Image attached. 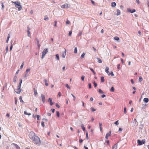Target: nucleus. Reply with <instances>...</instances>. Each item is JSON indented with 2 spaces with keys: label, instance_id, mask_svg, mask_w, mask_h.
I'll use <instances>...</instances> for the list:
<instances>
[{
  "label": "nucleus",
  "instance_id": "obj_56",
  "mask_svg": "<svg viewBox=\"0 0 149 149\" xmlns=\"http://www.w3.org/2000/svg\"><path fill=\"white\" fill-rule=\"evenodd\" d=\"M124 112L125 114H126V107H125L124 108Z\"/></svg>",
  "mask_w": 149,
  "mask_h": 149
},
{
  "label": "nucleus",
  "instance_id": "obj_48",
  "mask_svg": "<svg viewBox=\"0 0 149 149\" xmlns=\"http://www.w3.org/2000/svg\"><path fill=\"white\" fill-rule=\"evenodd\" d=\"M72 31H69V36H71L72 35Z\"/></svg>",
  "mask_w": 149,
  "mask_h": 149
},
{
  "label": "nucleus",
  "instance_id": "obj_44",
  "mask_svg": "<svg viewBox=\"0 0 149 149\" xmlns=\"http://www.w3.org/2000/svg\"><path fill=\"white\" fill-rule=\"evenodd\" d=\"M24 65V62H23L20 66V69H22V68H23Z\"/></svg>",
  "mask_w": 149,
  "mask_h": 149
},
{
  "label": "nucleus",
  "instance_id": "obj_18",
  "mask_svg": "<svg viewBox=\"0 0 149 149\" xmlns=\"http://www.w3.org/2000/svg\"><path fill=\"white\" fill-rule=\"evenodd\" d=\"M137 142L139 145H141L143 144L142 141L139 139L138 140Z\"/></svg>",
  "mask_w": 149,
  "mask_h": 149
},
{
  "label": "nucleus",
  "instance_id": "obj_20",
  "mask_svg": "<svg viewBox=\"0 0 149 149\" xmlns=\"http://www.w3.org/2000/svg\"><path fill=\"white\" fill-rule=\"evenodd\" d=\"M44 81L45 85L47 86H48V84L47 83V80L46 79H45L44 80Z\"/></svg>",
  "mask_w": 149,
  "mask_h": 149
},
{
  "label": "nucleus",
  "instance_id": "obj_31",
  "mask_svg": "<svg viewBox=\"0 0 149 149\" xmlns=\"http://www.w3.org/2000/svg\"><path fill=\"white\" fill-rule=\"evenodd\" d=\"M22 82V79H21L20 80V82H19V85L18 86H19V87H21V86Z\"/></svg>",
  "mask_w": 149,
  "mask_h": 149
},
{
  "label": "nucleus",
  "instance_id": "obj_9",
  "mask_svg": "<svg viewBox=\"0 0 149 149\" xmlns=\"http://www.w3.org/2000/svg\"><path fill=\"white\" fill-rule=\"evenodd\" d=\"M134 126H137L138 125V122H137L136 119L135 118L134 120Z\"/></svg>",
  "mask_w": 149,
  "mask_h": 149
},
{
  "label": "nucleus",
  "instance_id": "obj_8",
  "mask_svg": "<svg viewBox=\"0 0 149 149\" xmlns=\"http://www.w3.org/2000/svg\"><path fill=\"white\" fill-rule=\"evenodd\" d=\"M30 29L29 26L27 27V35L28 36H30Z\"/></svg>",
  "mask_w": 149,
  "mask_h": 149
},
{
  "label": "nucleus",
  "instance_id": "obj_57",
  "mask_svg": "<svg viewBox=\"0 0 149 149\" xmlns=\"http://www.w3.org/2000/svg\"><path fill=\"white\" fill-rule=\"evenodd\" d=\"M56 107L58 108H59L60 107V106L57 103L56 104Z\"/></svg>",
  "mask_w": 149,
  "mask_h": 149
},
{
  "label": "nucleus",
  "instance_id": "obj_37",
  "mask_svg": "<svg viewBox=\"0 0 149 149\" xmlns=\"http://www.w3.org/2000/svg\"><path fill=\"white\" fill-rule=\"evenodd\" d=\"M110 91L111 92H114V87H112L111 89L110 90Z\"/></svg>",
  "mask_w": 149,
  "mask_h": 149
},
{
  "label": "nucleus",
  "instance_id": "obj_40",
  "mask_svg": "<svg viewBox=\"0 0 149 149\" xmlns=\"http://www.w3.org/2000/svg\"><path fill=\"white\" fill-rule=\"evenodd\" d=\"M56 112V115H57V116L58 117H59V116H60V113H59V111H57Z\"/></svg>",
  "mask_w": 149,
  "mask_h": 149
},
{
  "label": "nucleus",
  "instance_id": "obj_17",
  "mask_svg": "<svg viewBox=\"0 0 149 149\" xmlns=\"http://www.w3.org/2000/svg\"><path fill=\"white\" fill-rule=\"evenodd\" d=\"M116 4L115 2H112L111 3V6L113 7H114L116 6Z\"/></svg>",
  "mask_w": 149,
  "mask_h": 149
},
{
  "label": "nucleus",
  "instance_id": "obj_47",
  "mask_svg": "<svg viewBox=\"0 0 149 149\" xmlns=\"http://www.w3.org/2000/svg\"><path fill=\"white\" fill-rule=\"evenodd\" d=\"M71 95L72 96V97H73L74 98V99H73L75 101L76 99L75 97L72 94H71Z\"/></svg>",
  "mask_w": 149,
  "mask_h": 149
},
{
  "label": "nucleus",
  "instance_id": "obj_51",
  "mask_svg": "<svg viewBox=\"0 0 149 149\" xmlns=\"http://www.w3.org/2000/svg\"><path fill=\"white\" fill-rule=\"evenodd\" d=\"M82 34V32L81 31H80L78 35V36H81Z\"/></svg>",
  "mask_w": 149,
  "mask_h": 149
},
{
  "label": "nucleus",
  "instance_id": "obj_13",
  "mask_svg": "<svg viewBox=\"0 0 149 149\" xmlns=\"http://www.w3.org/2000/svg\"><path fill=\"white\" fill-rule=\"evenodd\" d=\"M109 68L108 67H106L105 69V71L108 74H109Z\"/></svg>",
  "mask_w": 149,
  "mask_h": 149
},
{
  "label": "nucleus",
  "instance_id": "obj_50",
  "mask_svg": "<svg viewBox=\"0 0 149 149\" xmlns=\"http://www.w3.org/2000/svg\"><path fill=\"white\" fill-rule=\"evenodd\" d=\"M93 84H94L95 87H96L97 86V83H96L95 82H94L93 83Z\"/></svg>",
  "mask_w": 149,
  "mask_h": 149
},
{
  "label": "nucleus",
  "instance_id": "obj_46",
  "mask_svg": "<svg viewBox=\"0 0 149 149\" xmlns=\"http://www.w3.org/2000/svg\"><path fill=\"white\" fill-rule=\"evenodd\" d=\"M30 70V69H27L26 70V74H27L28 72H29Z\"/></svg>",
  "mask_w": 149,
  "mask_h": 149
},
{
  "label": "nucleus",
  "instance_id": "obj_26",
  "mask_svg": "<svg viewBox=\"0 0 149 149\" xmlns=\"http://www.w3.org/2000/svg\"><path fill=\"white\" fill-rule=\"evenodd\" d=\"M101 81L102 82H104V78L103 77H101Z\"/></svg>",
  "mask_w": 149,
  "mask_h": 149
},
{
  "label": "nucleus",
  "instance_id": "obj_42",
  "mask_svg": "<svg viewBox=\"0 0 149 149\" xmlns=\"http://www.w3.org/2000/svg\"><path fill=\"white\" fill-rule=\"evenodd\" d=\"M108 75H111L112 76H114V74L112 71H111L110 73L109 72V74H108Z\"/></svg>",
  "mask_w": 149,
  "mask_h": 149
},
{
  "label": "nucleus",
  "instance_id": "obj_2",
  "mask_svg": "<svg viewBox=\"0 0 149 149\" xmlns=\"http://www.w3.org/2000/svg\"><path fill=\"white\" fill-rule=\"evenodd\" d=\"M12 3H14L15 4V7L18 8L19 11H20L22 9V7L21 6L20 3L18 1H12Z\"/></svg>",
  "mask_w": 149,
  "mask_h": 149
},
{
  "label": "nucleus",
  "instance_id": "obj_54",
  "mask_svg": "<svg viewBox=\"0 0 149 149\" xmlns=\"http://www.w3.org/2000/svg\"><path fill=\"white\" fill-rule=\"evenodd\" d=\"M147 4L148 7L149 8V0H148L147 1Z\"/></svg>",
  "mask_w": 149,
  "mask_h": 149
},
{
  "label": "nucleus",
  "instance_id": "obj_3",
  "mask_svg": "<svg viewBox=\"0 0 149 149\" xmlns=\"http://www.w3.org/2000/svg\"><path fill=\"white\" fill-rule=\"evenodd\" d=\"M48 49H45L43 51L42 55V59H43L45 57L46 54L48 52Z\"/></svg>",
  "mask_w": 149,
  "mask_h": 149
},
{
  "label": "nucleus",
  "instance_id": "obj_11",
  "mask_svg": "<svg viewBox=\"0 0 149 149\" xmlns=\"http://www.w3.org/2000/svg\"><path fill=\"white\" fill-rule=\"evenodd\" d=\"M128 11L131 13H133L135 12L136 10L135 9H133L132 10H131L130 9H128Z\"/></svg>",
  "mask_w": 149,
  "mask_h": 149
},
{
  "label": "nucleus",
  "instance_id": "obj_36",
  "mask_svg": "<svg viewBox=\"0 0 149 149\" xmlns=\"http://www.w3.org/2000/svg\"><path fill=\"white\" fill-rule=\"evenodd\" d=\"M139 81H140V82L142 81L143 80V79H142V77H139Z\"/></svg>",
  "mask_w": 149,
  "mask_h": 149
},
{
  "label": "nucleus",
  "instance_id": "obj_61",
  "mask_svg": "<svg viewBox=\"0 0 149 149\" xmlns=\"http://www.w3.org/2000/svg\"><path fill=\"white\" fill-rule=\"evenodd\" d=\"M65 86L66 87H67V88H68L69 89H70V87L69 86V85L68 84H66L65 85Z\"/></svg>",
  "mask_w": 149,
  "mask_h": 149
},
{
  "label": "nucleus",
  "instance_id": "obj_59",
  "mask_svg": "<svg viewBox=\"0 0 149 149\" xmlns=\"http://www.w3.org/2000/svg\"><path fill=\"white\" fill-rule=\"evenodd\" d=\"M70 22L68 20H67L66 22V24H69L70 23Z\"/></svg>",
  "mask_w": 149,
  "mask_h": 149
},
{
  "label": "nucleus",
  "instance_id": "obj_49",
  "mask_svg": "<svg viewBox=\"0 0 149 149\" xmlns=\"http://www.w3.org/2000/svg\"><path fill=\"white\" fill-rule=\"evenodd\" d=\"M85 76H82L81 77V79L82 81H84V79Z\"/></svg>",
  "mask_w": 149,
  "mask_h": 149
},
{
  "label": "nucleus",
  "instance_id": "obj_58",
  "mask_svg": "<svg viewBox=\"0 0 149 149\" xmlns=\"http://www.w3.org/2000/svg\"><path fill=\"white\" fill-rule=\"evenodd\" d=\"M40 116L39 115H37V118L38 120H40Z\"/></svg>",
  "mask_w": 149,
  "mask_h": 149
},
{
  "label": "nucleus",
  "instance_id": "obj_24",
  "mask_svg": "<svg viewBox=\"0 0 149 149\" xmlns=\"http://www.w3.org/2000/svg\"><path fill=\"white\" fill-rule=\"evenodd\" d=\"M117 15H120V10H119V9H117Z\"/></svg>",
  "mask_w": 149,
  "mask_h": 149
},
{
  "label": "nucleus",
  "instance_id": "obj_29",
  "mask_svg": "<svg viewBox=\"0 0 149 149\" xmlns=\"http://www.w3.org/2000/svg\"><path fill=\"white\" fill-rule=\"evenodd\" d=\"M114 39L115 40H119V38L118 37H117V36H115L114 37Z\"/></svg>",
  "mask_w": 149,
  "mask_h": 149
},
{
  "label": "nucleus",
  "instance_id": "obj_6",
  "mask_svg": "<svg viewBox=\"0 0 149 149\" xmlns=\"http://www.w3.org/2000/svg\"><path fill=\"white\" fill-rule=\"evenodd\" d=\"M111 131H110L108 133H107L106 134V135L105 136V138L107 139H108V137L109 136H111Z\"/></svg>",
  "mask_w": 149,
  "mask_h": 149
},
{
  "label": "nucleus",
  "instance_id": "obj_23",
  "mask_svg": "<svg viewBox=\"0 0 149 149\" xmlns=\"http://www.w3.org/2000/svg\"><path fill=\"white\" fill-rule=\"evenodd\" d=\"M89 69H90V70H91V71L93 73V74L95 75V74H96V73L94 71L93 69L92 68H89Z\"/></svg>",
  "mask_w": 149,
  "mask_h": 149
},
{
  "label": "nucleus",
  "instance_id": "obj_16",
  "mask_svg": "<svg viewBox=\"0 0 149 149\" xmlns=\"http://www.w3.org/2000/svg\"><path fill=\"white\" fill-rule=\"evenodd\" d=\"M33 90H34V94L35 95H36L38 94V93L36 89L35 88H33Z\"/></svg>",
  "mask_w": 149,
  "mask_h": 149
},
{
  "label": "nucleus",
  "instance_id": "obj_52",
  "mask_svg": "<svg viewBox=\"0 0 149 149\" xmlns=\"http://www.w3.org/2000/svg\"><path fill=\"white\" fill-rule=\"evenodd\" d=\"M41 125L42 127H44L45 126V125L44 123V122H41Z\"/></svg>",
  "mask_w": 149,
  "mask_h": 149
},
{
  "label": "nucleus",
  "instance_id": "obj_28",
  "mask_svg": "<svg viewBox=\"0 0 149 149\" xmlns=\"http://www.w3.org/2000/svg\"><path fill=\"white\" fill-rule=\"evenodd\" d=\"M24 113L25 115H31V113H27L26 111H25Z\"/></svg>",
  "mask_w": 149,
  "mask_h": 149
},
{
  "label": "nucleus",
  "instance_id": "obj_19",
  "mask_svg": "<svg viewBox=\"0 0 149 149\" xmlns=\"http://www.w3.org/2000/svg\"><path fill=\"white\" fill-rule=\"evenodd\" d=\"M17 78V77L16 75H15L14 77L13 78V81L14 82H16Z\"/></svg>",
  "mask_w": 149,
  "mask_h": 149
},
{
  "label": "nucleus",
  "instance_id": "obj_60",
  "mask_svg": "<svg viewBox=\"0 0 149 149\" xmlns=\"http://www.w3.org/2000/svg\"><path fill=\"white\" fill-rule=\"evenodd\" d=\"M120 64H118L117 65V68L118 69H120Z\"/></svg>",
  "mask_w": 149,
  "mask_h": 149
},
{
  "label": "nucleus",
  "instance_id": "obj_22",
  "mask_svg": "<svg viewBox=\"0 0 149 149\" xmlns=\"http://www.w3.org/2000/svg\"><path fill=\"white\" fill-rule=\"evenodd\" d=\"M19 99L20 102H22L23 103H24V102L22 100V96H20L19 97Z\"/></svg>",
  "mask_w": 149,
  "mask_h": 149
},
{
  "label": "nucleus",
  "instance_id": "obj_55",
  "mask_svg": "<svg viewBox=\"0 0 149 149\" xmlns=\"http://www.w3.org/2000/svg\"><path fill=\"white\" fill-rule=\"evenodd\" d=\"M86 139H88V133L87 132L86 134Z\"/></svg>",
  "mask_w": 149,
  "mask_h": 149
},
{
  "label": "nucleus",
  "instance_id": "obj_21",
  "mask_svg": "<svg viewBox=\"0 0 149 149\" xmlns=\"http://www.w3.org/2000/svg\"><path fill=\"white\" fill-rule=\"evenodd\" d=\"M97 59L98 60V62L99 63H102V60L99 58H97Z\"/></svg>",
  "mask_w": 149,
  "mask_h": 149
},
{
  "label": "nucleus",
  "instance_id": "obj_34",
  "mask_svg": "<svg viewBox=\"0 0 149 149\" xmlns=\"http://www.w3.org/2000/svg\"><path fill=\"white\" fill-rule=\"evenodd\" d=\"M77 47H75L74 48V53H77Z\"/></svg>",
  "mask_w": 149,
  "mask_h": 149
},
{
  "label": "nucleus",
  "instance_id": "obj_14",
  "mask_svg": "<svg viewBox=\"0 0 149 149\" xmlns=\"http://www.w3.org/2000/svg\"><path fill=\"white\" fill-rule=\"evenodd\" d=\"M143 101L146 103H147L149 101V99L147 98H145L143 99Z\"/></svg>",
  "mask_w": 149,
  "mask_h": 149
},
{
  "label": "nucleus",
  "instance_id": "obj_5",
  "mask_svg": "<svg viewBox=\"0 0 149 149\" xmlns=\"http://www.w3.org/2000/svg\"><path fill=\"white\" fill-rule=\"evenodd\" d=\"M69 6H70L68 4H67L66 3L65 4L61 6V8H68L69 7Z\"/></svg>",
  "mask_w": 149,
  "mask_h": 149
},
{
  "label": "nucleus",
  "instance_id": "obj_15",
  "mask_svg": "<svg viewBox=\"0 0 149 149\" xmlns=\"http://www.w3.org/2000/svg\"><path fill=\"white\" fill-rule=\"evenodd\" d=\"M112 149H117V144H115L113 146Z\"/></svg>",
  "mask_w": 149,
  "mask_h": 149
},
{
  "label": "nucleus",
  "instance_id": "obj_62",
  "mask_svg": "<svg viewBox=\"0 0 149 149\" xmlns=\"http://www.w3.org/2000/svg\"><path fill=\"white\" fill-rule=\"evenodd\" d=\"M13 45L12 44L11 45L10 48V51H11L13 48Z\"/></svg>",
  "mask_w": 149,
  "mask_h": 149
},
{
  "label": "nucleus",
  "instance_id": "obj_33",
  "mask_svg": "<svg viewBox=\"0 0 149 149\" xmlns=\"http://www.w3.org/2000/svg\"><path fill=\"white\" fill-rule=\"evenodd\" d=\"M56 58L57 59V60H59V57L58 54H56Z\"/></svg>",
  "mask_w": 149,
  "mask_h": 149
},
{
  "label": "nucleus",
  "instance_id": "obj_45",
  "mask_svg": "<svg viewBox=\"0 0 149 149\" xmlns=\"http://www.w3.org/2000/svg\"><path fill=\"white\" fill-rule=\"evenodd\" d=\"M114 124L116 125H118L119 124L118 121L117 120L114 123Z\"/></svg>",
  "mask_w": 149,
  "mask_h": 149
},
{
  "label": "nucleus",
  "instance_id": "obj_64",
  "mask_svg": "<svg viewBox=\"0 0 149 149\" xmlns=\"http://www.w3.org/2000/svg\"><path fill=\"white\" fill-rule=\"evenodd\" d=\"M106 96V95L104 94H103L102 95L101 97L102 98H104V97H105Z\"/></svg>",
  "mask_w": 149,
  "mask_h": 149
},
{
  "label": "nucleus",
  "instance_id": "obj_30",
  "mask_svg": "<svg viewBox=\"0 0 149 149\" xmlns=\"http://www.w3.org/2000/svg\"><path fill=\"white\" fill-rule=\"evenodd\" d=\"M10 38V34H8V36L6 40V42L7 43H8V42L9 39Z\"/></svg>",
  "mask_w": 149,
  "mask_h": 149
},
{
  "label": "nucleus",
  "instance_id": "obj_7",
  "mask_svg": "<svg viewBox=\"0 0 149 149\" xmlns=\"http://www.w3.org/2000/svg\"><path fill=\"white\" fill-rule=\"evenodd\" d=\"M41 97L42 101L43 103L45 102V97L44 95L42 94L41 95Z\"/></svg>",
  "mask_w": 149,
  "mask_h": 149
},
{
  "label": "nucleus",
  "instance_id": "obj_4",
  "mask_svg": "<svg viewBox=\"0 0 149 149\" xmlns=\"http://www.w3.org/2000/svg\"><path fill=\"white\" fill-rule=\"evenodd\" d=\"M21 87H19L18 86L17 88L15 90L16 93H17L19 94L20 93L21 91V90L20 89Z\"/></svg>",
  "mask_w": 149,
  "mask_h": 149
},
{
  "label": "nucleus",
  "instance_id": "obj_38",
  "mask_svg": "<svg viewBox=\"0 0 149 149\" xmlns=\"http://www.w3.org/2000/svg\"><path fill=\"white\" fill-rule=\"evenodd\" d=\"M81 127L82 128V129L84 131L85 130V127H84V125L82 124L81 125Z\"/></svg>",
  "mask_w": 149,
  "mask_h": 149
},
{
  "label": "nucleus",
  "instance_id": "obj_53",
  "mask_svg": "<svg viewBox=\"0 0 149 149\" xmlns=\"http://www.w3.org/2000/svg\"><path fill=\"white\" fill-rule=\"evenodd\" d=\"M88 87L90 89L91 88V83L88 84Z\"/></svg>",
  "mask_w": 149,
  "mask_h": 149
},
{
  "label": "nucleus",
  "instance_id": "obj_12",
  "mask_svg": "<svg viewBox=\"0 0 149 149\" xmlns=\"http://www.w3.org/2000/svg\"><path fill=\"white\" fill-rule=\"evenodd\" d=\"M36 40L37 41V45L38 46V48H39L40 47V45L39 43V41L38 39L37 38L36 39Z\"/></svg>",
  "mask_w": 149,
  "mask_h": 149
},
{
  "label": "nucleus",
  "instance_id": "obj_1",
  "mask_svg": "<svg viewBox=\"0 0 149 149\" xmlns=\"http://www.w3.org/2000/svg\"><path fill=\"white\" fill-rule=\"evenodd\" d=\"M37 145H39L40 144V141L39 138L37 136H33L31 139Z\"/></svg>",
  "mask_w": 149,
  "mask_h": 149
},
{
  "label": "nucleus",
  "instance_id": "obj_35",
  "mask_svg": "<svg viewBox=\"0 0 149 149\" xmlns=\"http://www.w3.org/2000/svg\"><path fill=\"white\" fill-rule=\"evenodd\" d=\"M1 6H2L1 9L2 10H3L4 8V5L3 3H1Z\"/></svg>",
  "mask_w": 149,
  "mask_h": 149
},
{
  "label": "nucleus",
  "instance_id": "obj_39",
  "mask_svg": "<svg viewBox=\"0 0 149 149\" xmlns=\"http://www.w3.org/2000/svg\"><path fill=\"white\" fill-rule=\"evenodd\" d=\"M91 110L93 112L95 111L96 110V109L94 108L93 107H91Z\"/></svg>",
  "mask_w": 149,
  "mask_h": 149
},
{
  "label": "nucleus",
  "instance_id": "obj_25",
  "mask_svg": "<svg viewBox=\"0 0 149 149\" xmlns=\"http://www.w3.org/2000/svg\"><path fill=\"white\" fill-rule=\"evenodd\" d=\"M15 146L16 147L17 149H20V148L18 145L16 144H14Z\"/></svg>",
  "mask_w": 149,
  "mask_h": 149
},
{
  "label": "nucleus",
  "instance_id": "obj_41",
  "mask_svg": "<svg viewBox=\"0 0 149 149\" xmlns=\"http://www.w3.org/2000/svg\"><path fill=\"white\" fill-rule=\"evenodd\" d=\"M99 92L100 93H104V92H103V91L100 89H99Z\"/></svg>",
  "mask_w": 149,
  "mask_h": 149
},
{
  "label": "nucleus",
  "instance_id": "obj_43",
  "mask_svg": "<svg viewBox=\"0 0 149 149\" xmlns=\"http://www.w3.org/2000/svg\"><path fill=\"white\" fill-rule=\"evenodd\" d=\"M15 105H17V100L16 97L15 98Z\"/></svg>",
  "mask_w": 149,
  "mask_h": 149
},
{
  "label": "nucleus",
  "instance_id": "obj_32",
  "mask_svg": "<svg viewBox=\"0 0 149 149\" xmlns=\"http://www.w3.org/2000/svg\"><path fill=\"white\" fill-rule=\"evenodd\" d=\"M99 124V127H100V131H102V124L101 123H100Z\"/></svg>",
  "mask_w": 149,
  "mask_h": 149
},
{
  "label": "nucleus",
  "instance_id": "obj_27",
  "mask_svg": "<svg viewBox=\"0 0 149 149\" xmlns=\"http://www.w3.org/2000/svg\"><path fill=\"white\" fill-rule=\"evenodd\" d=\"M85 55V53H83L81 55V58L82 59L84 58Z\"/></svg>",
  "mask_w": 149,
  "mask_h": 149
},
{
  "label": "nucleus",
  "instance_id": "obj_63",
  "mask_svg": "<svg viewBox=\"0 0 149 149\" xmlns=\"http://www.w3.org/2000/svg\"><path fill=\"white\" fill-rule=\"evenodd\" d=\"M93 47V50H94V51L95 52H96V49L93 47Z\"/></svg>",
  "mask_w": 149,
  "mask_h": 149
},
{
  "label": "nucleus",
  "instance_id": "obj_10",
  "mask_svg": "<svg viewBox=\"0 0 149 149\" xmlns=\"http://www.w3.org/2000/svg\"><path fill=\"white\" fill-rule=\"evenodd\" d=\"M48 102H49V104L51 106H52L53 104V103L52 102V98H49V99Z\"/></svg>",
  "mask_w": 149,
  "mask_h": 149
}]
</instances>
